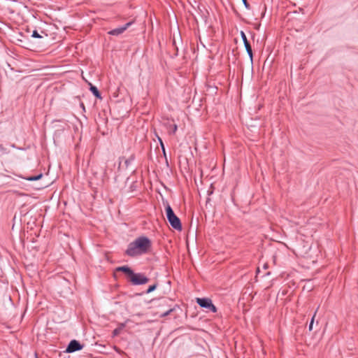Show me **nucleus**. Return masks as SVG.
<instances>
[{
	"label": "nucleus",
	"mask_w": 358,
	"mask_h": 358,
	"mask_svg": "<svg viewBox=\"0 0 358 358\" xmlns=\"http://www.w3.org/2000/svg\"><path fill=\"white\" fill-rule=\"evenodd\" d=\"M151 246L150 241L146 237H140L130 243L126 251L131 257L141 255L149 251Z\"/></svg>",
	"instance_id": "1"
},
{
	"label": "nucleus",
	"mask_w": 358,
	"mask_h": 358,
	"mask_svg": "<svg viewBox=\"0 0 358 358\" xmlns=\"http://www.w3.org/2000/svg\"><path fill=\"white\" fill-rule=\"evenodd\" d=\"M117 271H122L124 272L129 280L135 285H143L148 282L149 279L144 275L143 273H135L128 266H120L116 268Z\"/></svg>",
	"instance_id": "2"
},
{
	"label": "nucleus",
	"mask_w": 358,
	"mask_h": 358,
	"mask_svg": "<svg viewBox=\"0 0 358 358\" xmlns=\"http://www.w3.org/2000/svg\"><path fill=\"white\" fill-rule=\"evenodd\" d=\"M165 210L167 220L169 222L171 227L175 229L181 230L182 225L180 221L179 218L175 215L169 204H166Z\"/></svg>",
	"instance_id": "3"
},
{
	"label": "nucleus",
	"mask_w": 358,
	"mask_h": 358,
	"mask_svg": "<svg viewBox=\"0 0 358 358\" xmlns=\"http://www.w3.org/2000/svg\"><path fill=\"white\" fill-rule=\"evenodd\" d=\"M196 301L201 307L207 308L213 313L217 312L216 307L213 304L212 301L210 299L196 298Z\"/></svg>",
	"instance_id": "4"
},
{
	"label": "nucleus",
	"mask_w": 358,
	"mask_h": 358,
	"mask_svg": "<svg viewBox=\"0 0 358 358\" xmlns=\"http://www.w3.org/2000/svg\"><path fill=\"white\" fill-rule=\"evenodd\" d=\"M241 38L243 39V41L244 43V45H245V48L246 49V51H247V52H248V55H249V57L250 58V60L252 61V60L253 55H252V50L251 45H250L249 41H248L247 37H246L245 33L243 31H241Z\"/></svg>",
	"instance_id": "5"
},
{
	"label": "nucleus",
	"mask_w": 358,
	"mask_h": 358,
	"mask_svg": "<svg viewBox=\"0 0 358 358\" xmlns=\"http://www.w3.org/2000/svg\"><path fill=\"white\" fill-rule=\"evenodd\" d=\"M83 348V345H81L78 341H77L76 340H73L71 341L67 348H66V352H73L75 351H77V350H80Z\"/></svg>",
	"instance_id": "6"
},
{
	"label": "nucleus",
	"mask_w": 358,
	"mask_h": 358,
	"mask_svg": "<svg viewBox=\"0 0 358 358\" xmlns=\"http://www.w3.org/2000/svg\"><path fill=\"white\" fill-rule=\"evenodd\" d=\"M131 24V22H128L123 27L113 29L108 32V34L113 36H118L122 34L124 31H126Z\"/></svg>",
	"instance_id": "7"
},
{
	"label": "nucleus",
	"mask_w": 358,
	"mask_h": 358,
	"mask_svg": "<svg viewBox=\"0 0 358 358\" xmlns=\"http://www.w3.org/2000/svg\"><path fill=\"white\" fill-rule=\"evenodd\" d=\"M124 327H125V324H124V323L120 324L118 325V327L115 329H114V331L113 332V336H116L119 335Z\"/></svg>",
	"instance_id": "8"
},
{
	"label": "nucleus",
	"mask_w": 358,
	"mask_h": 358,
	"mask_svg": "<svg viewBox=\"0 0 358 358\" xmlns=\"http://www.w3.org/2000/svg\"><path fill=\"white\" fill-rule=\"evenodd\" d=\"M89 85H90V91L93 93V94L96 98L101 99V94L97 88L95 86L92 85L91 83H89Z\"/></svg>",
	"instance_id": "9"
},
{
	"label": "nucleus",
	"mask_w": 358,
	"mask_h": 358,
	"mask_svg": "<svg viewBox=\"0 0 358 358\" xmlns=\"http://www.w3.org/2000/svg\"><path fill=\"white\" fill-rule=\"evenodd\" d=\"M178 129V127L176 124H173L172 126L170 127V129L169 130V133H173V134H175L176 132Z\"/></svg>",
	"instance_id": "10"
},
{
	"label": "nucleus",
	"mask_w": 358,
	"mask_h": 358,
	"mask_svg": "<svg viewBox=\"0 0 358 358\" xmlns=\"http://www.w3.org/2000/svg\"><path fill=\"white\" fill-rule=\"evenodd\" d=\"M317 311V310H316V311H315V314H314L313 317H312V320H311V321H310V324H309V330H310V331H312V329H313V322H314V320H315V315H316Z\"/></svg>",
	"instance_id": "11"
},
{
	"label": "nucleus",
	"mask_w": 358,
	"mask_h": 358,
	"mask_svg": "<svg viewBox=\"0 0 358 358\" xmlns=\"http://www.w3.org/2000/svg\"><path fill=\"white\" fill-rule=\"evenodd\" d=\"M43 175L42 174H39L38 176H35V177H30V178H28L27 180H38L40 179L41 178H42Z\"/></svg>",
	"instance_id": "12"
},
{
	"label": "nucleus",
	"mask_w": 358,
	"mask_h": 358,
	"mask_svg": "<svg viewBox=\"0 0 358 358\" xmlns=\"http://www.w3.org/2000/svg\"><path fill=\"white\" fill-rule=\"evenodd\" d=\"M156 285H153L149 287V288L147 290V293H150L152 291H154L156 289Z\"/></svg>",
	"instance_id": "13"
},
{
	"label": "nucleus",
	"mask_w": 358,
	"mask_h": 358,
	"mask_svg": "<svg viewBox=\"0 0 358 358\" xmlns=\"http://www.w3.org/2000/svg\"><path fill=\"white\" fill-rule=\"evenodd\" d=\"M32 36L35 38H41V36L38 34L36 31H34L32 34Z\"/></svg>",
	"instance_id": "14"
},
{
	"label": "nucleus",
	"mask_w": 358,
	"mask_h": 358,
	"mask_svg": "<svg viewBox=\"0 0 358 358\" xmlns=\"http://www.w3.org/2000/svg\"><path fill=\"white\" fill-rule=\"evenodd\" d=\"M159 138V143H160V145L162 146V148L163 150V152L165 153V149H164V143L162 142V140L160 138Z\"/></svg>",
	"instance_id": "15"
},
{
	"label": "nucleus",
	"mask_w": 358,
	"mask_h": 358,
	"mask_svg": "<svg viewBox=\"0 0 358 358\" xmlns=\"http://www.w3.org/2000/svg\"><path fill=\"white\" fill-rule=\"evenodd\" d=\"M243 2L245 4V6L248 8V3H247V0H243Z\"/></svg>",
	"instance_id": "16"
}]
</instances>
